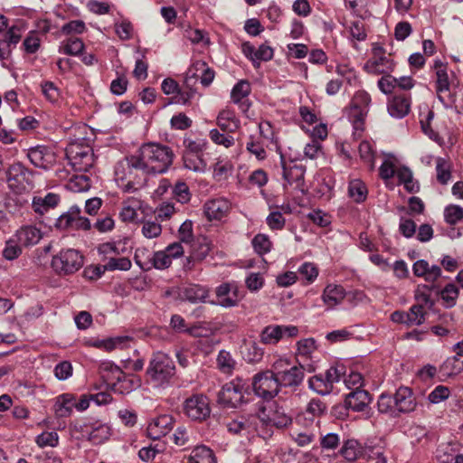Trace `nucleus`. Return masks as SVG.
I'll return each mask as SVG.
<instances>
[{"instance_id":"8fccbe9b","label":"nucleus","mask_w":463,"mask_h":463,"mask_svg":"<svg viewBox=\"0 0 463 463\" xmlns=\"http://www.w3.org/2000/svg\"><path fill=\"white\" fill-rule=\"evenodd\" d=\"M94 164V156L86 155L82 158H70L68 159V165L75 172H87Z\"/></svg>"},{"instance_id":"f8f14e48","label":"nucleus","mask_w":463,"mask_h":463,"mask_svg":"<svg viewBox=\"0 0 463 463\" xmlns=\"http://www.w3.org/2000/svg\"><path fill=\"white\" fill-rule=\"evenodd\" d=\"M411 106V94L395 92L388 99L387 110L391 117L395 118H403L410 113Z\"/></svg>"},{"instance_id":"3c124183","label":"nucleus","mask_w":463,"mask_h":463,"mask_svg":"<svg viewBox=\"0 0 463 463\" xmlns=\"http://www.w3.org/2000/svg\"><path fill=\"white\" fill-rule=\"evenodd\" d=\"M41 88L43 94L49 102L55 104L60 100L61 90L52 81H43Z\"/></svg>"},{"instance_id":"c03bdc74","label":"nucleus","mask_w":463,"mask_h":463,"mask_svg":"<svg viewBox=\"0 0 463 463\" xmlns=\"http://www.w3.org/2000/svg\"><path fill=\"white\" fill-rule=\"evenodd\" d=\"M396 172L394 163L390 159H385L379 168V175L387 186L392 184Z\"/></svg>"},{"instance_id":"49530a36","label":"nucleus","mask_w":463,"mask_h":463,"mask_svg":"<svg viewBox=\"0 0 463 463\" xmlns=\"http://www.w3.org/2000/svg\"><path fill=\"white\" fill-rule=\"evenodd\" d=\"M131 338L128 336H117L105 341H99L94 344L95 346L103 347L108 351L116 349V348H125L128 346Z\"/></svg>"},{"instance_id":"f257e3e1","label":"nucleus","mask_w":463,"mask_h":463,"mask_svg":"<svg viewBox=\"0 0 463 463\" xmlns=\"http://www.w3.org/2000/svg\"><path fill=\"white\" fill-rule=\"evenodd\" d=\"M114 173L117 182H121L118 185L122 187L123 193L135 194L146 182L149 175L137 152L119 160Z\"/></svg>"},{"instance_id":"e2e57ef3","label":"nucleus","mask_w":463,"mask_h":463,"mask_svg":"<svg viewBox=\"0 0 463 463\" xmlns=\"http://www.w3.org/2000/svg\"><path fill=\"white\" fill-rule=\"evenodd\" d=\"M444 215L448 223L455 224L463 219V208L456 204H450L445 208Z\"/></svg>"},{"instance_id":"473e14b6","label":"nucleus","mask_w":463,"mask_h":463,"mask_svg":"<svg viewBox=\"0 0 463 463\" xmlns=\"http://www.w3.org/2000/svg\"><path fill=\"white\" fill-rule=\"evenodd\" d=\"M90 186V181L86 175L73 174L65 184L64 188L73 193H80L88 190Z\"/></svg>"},{"instance_id":"0e129e2a","label":"nucleus","mask_w":463,"mask_h":463,"mask_svg":"<svg viewBox=\"0 0 463 463\" xmlns=\"http://www.w3.org/2000/svg\"><path fill=\"white\" fill-rule=\"evenodd\" d=\"M441 298L448 307H451L456 304L458 297V289L454 284H448L440 292Z\"/></svg>"},{"instance_id":"603ef678","label":"nucleus","mask_w":463,"mask_h":463,"mask_svg":"<svg viewBox=\"0 0 463 463\" xmlns=\"http://www.w3.org/2000/svg\"><path fill=\"white\" fill-rule=\"evenodd\" d=\"M216 361L218 368L223 373H232L236 364L231 354L225 350L220 351Z\"/></svg>"},{"instance_id":"58836bf2","label":"nucleus","mask_w":463,"mask_h":463,"mask_svg":"<svg viewBox=\"0 0 463 463\" xmlns=\"http://www.w3.org/2000/svg\"><path fill=\"white\" fill-rule=\"evenodd\" d=\"M209 137L214 144L223 146L225 148H229L235 144V139L232 134L222 132L218 128L210 130Z\"/></svg>"},{"instance_id":"4c0bfd02","label":"nucleus","mask_w":463,"mask_h":463,"mask_svg":"<svg viewBox=\"0 0 463 463\" xmlns=\"http://www.w3.org/2000/svg\"><path fill=\"white\" fill-rule=\"evenodd\" d=\"M348 194L354 203H363L366 200L367 188L364 183L360 180H354L350 182L348 187Z\"/></svg>"},{"instance_id":"79ce46f5","label":"nucleus","mask_w":463,"mask_h":463,"mask_svg":"<svg viewBox=\"0 0 463 463\" xmlns=\"http://www.w3.org/2000/svg\"><path fill=\"white\" fill-rule=\"evenodd\" d=\"M183 145L184 146V153L203 155V151L206 149L208 142L202 138L192 139L190 137H185L183 141Z\"/></svg>"},{"instance_id":"423d86ee","label":"nucleus","mask_w":463,"mask_h":463,"mask_svg":"<svg viewBox=\"0 0 463 463\" xmlns=\"http://www.w3.org/2000/svg\"><path fill=\"white\" fill-rule=\"evenodd\" d=\"M252 387L258 396L269 400L278 394L280 385L271 371H264L253 377Z\"/></svg>"},{"instance_id":"13d9d810","label":"nucleus","mask_w":463,"mask_h":463,"mask_svg":"<svg viewBox=\"0 0 463 463\" xmlns=\"http://www.w3.org/2000/svg\"><path fill=\"white\" fill-rule=\"evenodd\" d=\"M204 215L209 221L221 220L228 212V204H206Z\"/></svg>"},{"instance_id":"bf43d9fd","label":"nucleus","mask_w":463,"mask_h":463,"mask_svg":"<svg viewBox=\"0 0 463 463\" xmlns=\"http://www.w3.org/2000/svg\"><path fill=\"white\" fill-rule=\"evenodd\" d=\"M206 33L200 29H194L192 27H188L184 31V37L190 40L194 44H197L203 43V45L210 44V39L206 36Z\"/></svg>"},{"instance_id":"4d7b16f0","label":"nucleus","mask_w":463,"mask_h":463,"mask_svg":"<svg viewBox=\"0 0 463 463\" xmlns=\"http://www.w3.org/2000/svg\"><path fill=\"white\" fill-rule=\"evenodd\" d=\"M103 267L106 270H128L131 268V261L125 257L116 258L113 256L109 258Z\"/></svg>"},{"instance_id":"f3484780","label":"nucleus","mask_w":463,"mask_h":463,"mask_svg":"<svg viewBox=\"0 0 463 463\" xmlns=\"http://www.w3.org/2000/svg\"><path fill=\"white\" fill-rule=\"evenodd\" d=\"M173 424L174 420L170 415L158 416L148 423L147 436L152 439H159L172 430Z\"/></svg>"},{"instance_id":"5701e85b","label":"nucleus","mask_w":463,"mask_h":463,"mask_svg":"<svg viewBox=\"0 0 463 463\" xmlns=\"http://www.w3.org/2000/svg\"><path fill=\"white\" fill-rule=\"evenodd\" d=\"M371 402L370 394L364 390H355L345 397V406L354 411H362Z\"/></svg>"},{"instance_id":"b1692460","label":"nucleus","mask_w":463,"mask_h":463,"mask_svg":"<svg viewBox=\"0 0 463 463\" xmlns=\"http://www.w3.org/2000/svg\"><path fill=\"white\" fill-rule=\"evenodd\" d=\"M15 237L17 242L23 246L28 247L37 244L43 237L40 229L35 226H24L17 231Z\"/></svg>"},{"instance_id":"864d4df0","label":"nucleus","mask_w":463,"mask_h":463,"mask_svg":"<svg viewBox=\"0 0 463 463\" xmlns=\"http://www.w3.org/2000/svg\"><path fill=\"white\" fill-rule=\"evenodd\" d=\"M86 155H90L94 156L93 150L89 146H84L80 144H71L66 149V156L67 159L70 158H82L85 157Z\"/></svg>"},{"instance_id":"c756f323","label":"nucleus","mask_w":463,"mask_h":463,"mask_svg":"<svg viewBox=\"0 0 463 463\" xmlns=\"http://www.w3.org/2000/svg\"><path fill=\"white\" fill-rule=\"evenodd\" d=\"M368 449H364V448L359 444V442L355 439H348L346 440L342 449H340V454L348 461H354L360 457L366 456V451Z\"/></svg>"},{"instance_id":"a211bd4d","label":"nucleus","mask_w":463,"mask_h":463,"mask_svg":"<svg viewBox=\"0 0 463 463\" xmlns=\"http://www.w3.org/2000/svg\"><path fill=\"white\" fill-rule=\"evenodd\" d=\"M394 405L400 412L413 411L416 402L412 391L408 387H400L394 394Z\"/></svg>"},{"instance_id":"c85d7f7f","label":"nucleus","mask_w":463,"mask_h":463,"mask_svg":"<svg viewBox=\"0 0 463 463\" xmlns=\"http://www.w3.org/2000/svg\"><path fill=\"white\" fill-rule=\"evenodd\" d=\"M208 296V291L199 285H190L180 289L179 297L183 300L191 303L203 301Z\"/></svg>"},{"instance_id":"69168bd1","label":"nucleus","mask_w":463,"mask_h":463,"mask_svg":"<svg viewBox=\"0 0 463 463\" xmlns=\"http://www.w3.org/2000/svg\"><path fill=\"white\" fill-rule=\"evenodd\" d=\"M349 31L353 39H355L359 42L366 40L367 33L365 31L364 23L362 20L357 19L351 22Z\"/></svg>"},{"instance_id":"7ed1b4c3","label":"nucleus","mask_w":463,"mask_h":463,"mask_svg":"<svg viewBox=\"0 0 463 463\" xmlns=\"http://www.w3.org/2000/svg\"><path fill=\"white\" fill-rule=\"evenodd\" d=\"M175 367L172 359L165 353L157 352L153 355L146 373L156 384L168 383L175 375Z\"/></svg>"},{"instance_id":"20e7f679","label":"nucleus","mask_w":463,"mask_h":463,"mask_svg":"<svg viewBox=\"0 0 463 463\" xmlns=\"http://www.w3.org/2000/svg\"><path fill=\"white\" fill-rule=\"evenodd\" d=\"M6 176L8 186L14 194H22L32 189V173L22 163L11 165Z\"/></svg>"},{"instance_id":"ddd939ff","label":"nucleus","mask_w":463,"mask_h":463,"mask_svg":"<svg viewBox=\"0 0 463 463\" xmlns=\"http://www.w3.org/2000/svg\"><path fill=\"white\" fill-rule=\"evenodd\" d=\"M217 303L223 307H232L238 305L242 298L236 283H222L216 288Z\"/></svg>"},{"instance_id":"2f4dec72","label":"nucleus","mask_w":463,"mask_h":463,"mask_svg":"<svg viewBox=\"0 0 463 463\" xmlns=\"http://www.w3.org/2000/svg\"><path fill=\"white\" fill-rule=\"evenodd\" d=\"M463 371V360L458 355L447 358L439 366V372L447 377L459 374Z\"/></svg>"},{"instance_id":"4468645a","label":"nucleus","mask_w":463,"mask_h":463,"mask_svg":"<svg viewBox=\"0 0 463 463\" xmlns=\"http://www.w3.org/2000/svg\"><path fill=\"white\" fill-rule=\"evenodd\" d=\"M27 156L36 167L49 169L56 162V155L46 146H36L28 149Z\"/></svg>"},{"instance_id":"4be33fe9","label":"nucleus","mask_w":463,"mask_h":463,"mask_svg":"<svg viewBox=\"0 0 463 463\" xmlns=\"http://www.w3.org/2000/svg\"><path fill=\"white\" fill-rule=\"evenodd\" d=\"M412 271L415 276L424 278L427 282H435L441 276L439 266H430L424 260H417L412 266Z\"/></svg>"},{"instance_id":"680f3d73","label":"nucleus","mask_w":463,"mask_h":463,"mask_svg":"<svg viewBox=\"0 0 463 463\" xmlns=\"http://www.w3.org/2000/svg\"><path fill=\"white\" fill-rule=\"evenodd\" d=\"M273 56V49L270 46L262 43L256 50V58H254V68H259L260 65V61H269L272 60Z\"/></svg>"},{"instance_id":"393cba45","label":"nucleus","mask_w":463,"mask_h":463,"mask_svg":"<svg viewBox=\"0 0 463 463\" xmlns=\"http://www.w3.org/2000/svg\"><path fill=\"white\" fill-rule=\"evenodd\" d=\"M378 53L374 52V57L369 60L365 68L368 69L369 71L374 72L377 74H385L393 71L394 63L392 59L385 55H381L377 57Z\"/></svg>"},{"instance_id":"ea45409f","label":"nucleus","mask_w":463,"mask_h":463,"mask_svg":"<svg viewBox=\"0 0 463 463\" xmlns=\"http://www.w3.org/2000/svg\"><path fill=\"white\" fill-rule=\"evenodd\" d=\"M251 91L250 84L246 80H239L232 88L231 98L234 103H240L247 98Z\"/></svg>"},{"instance_id":"7c9ffc66","label":"nucleus","mask_w":463,"mask_h":463,"mask_svg":"<svg viewBox=\"0 0 463 463\" xmlns=\"http://www.w3.org/2000/svg\"><path fill=\"white\" fill-rule=\"evenodd\" d=\"M188 463H217L212 449L206 446L194 448L188 458Z\"/></svg>"},{"instance_id":"6e6552de","label":"nucleus","mask_w":463,"mask_h":463,"mask_svg":"<svg viewBox=\"0 0 463 463\" xmlns=\"http://www.w3.org/2000/svg\"><path fill=\"white\" fill-rule=\"evenodd\" d=\"M246 387L241 379H234L222 388L218 395L219 402L235 408L244 402Z\"/></svg>"},{"instance_id":"774afa93","label":"nucleus","mask_w":463,"mask_h":463,"mask_svg":"<svg viewBox=\"0 0 463 463\" xmlns=\"http://www.w3.org/2000/svg\"><path fill=\"white\" fill-rule=\"evenodd\" d=\"M456 453L449 445H441L437 449L436 458L440 463H451L455 458Z\"/></svg>"},{"instance_id":"c9c22d12","label":"nucleus","mask_w":463,"mask_h":463,"mask_svg":"<svg viewBox=\"0 0 463 463\" xmlns=\"http://www.w3.org/2000/svg\"><path fill=\"white\" fill-rule=\"evenodd\" d=\"M84 50V43L81 39L70 37L62 43L59 52L67 55L78 56Z\"/></svg>"},{"instance_id":"72a5a7b5","label":"nucleus","mask_w":463,"mask_h":463,"mask_svg":"<svg viewBox=\"0 0 463 463\" xmlns=\"http://www.w3.org/2000/svg\"><path fill=\"white\" fill-rule=\"evenodd\" d=\"M183 160L184 167L197 173L205 171L206 163L203 155H194L191 153H184Z\"/></svg>"},{"instance_id":"9d476101","label":"nucleus","mask_w":463,"mask_h":463,"mask_svg":"<svg viewBox=\"0 0 463 463\" xmlns=\"http://www.w3.org/2000/svg\"><path fill=\"white\" fill-rule=\"evenodd\" d=\"M435 75H436V82L435 89L438 94L439 100L444 105L447 106L446 100L442 96V93L449 92V99L450 102L454 101V95H452L450 91V86L452 81L449 79L448 73V65L443 63L439 60H436L434 61Z\"/></svg>"},{"instance_id":"5fc2aeb1","label":"nucleus","mask_w":463,"mask_h":463,"mask_svg":"<svg viewBox=\"0 0 463 463\" xmlns=\"http://www.w3.org/2000/svg\"><path fill=\"white\" fill-rule=\"evenodd\" d=\"M252 247L256 253L259 255H263L270 251L271 249V241L269 238L265 234H257L252 239Z\"/></svg>"},{"instance_id":"cd10ccee","label":"nucleus","mask_w":463,"mask_h":463,"mask_svg":"<svg viewBox=\"0 0 463 463\" xmlns=\"http://www.w3.org/2000/svg\"><path fill=\"white\" fill-rule=\"evenodd\" d=\"M101 370L103 372V379L109 385H111L117 390L118 384L120 383V381L125 377L123 371L118 366L110 363L102 364Z\"/></svg>"},{"instance_id":"de8ad7c7","label":"nucleus","mask_w":463,"mask_h":463,"mask_svg":"<svg viewBox=\"0 0 463 463\" xmlns=\"http://www.w3.org/2000/svg\"><path fill=\"white\" fill-rule=\"evenodd\" d=\"M308 385L310 389L321 395L328 394L333 390L330 384L325 380V377L321 374L311 377L308 380Z\"/></svg>"},{"instance_id":"9b49d317","label":"nucleus","mask_w":463,"mask_h":463,"mask_svg":"<svg viewBox=\"0 0 463 463\" xmlns=\"http://www.w3.org/2000/svg\"><path fill=\"white\" fill-rule=\"evenodd\" d=\"M298 334L295 326L270 325L263 328L260 333V342L264 345H276L285 336L294 337Z\"/></svg>"},{"instance_id":"a878e982","label":"nucleus","mask_w":463,"mask_h":463,"mask_svg":"<svg viewBox=\"0 0 463 463\" xmlns=\"http://www.w3.org/2000/svg\"><path fill=\"white\" fill-rule=\"evenodd\" d=\"M75 405L76 400L73 394H61L55 398L54 412L57 417H68L71 414Z\"/></svg>"},{"instance_id":"aec40b11","label":"nucleus","mask_w":463,"mask_h":463,"mask_svg":"<svg viewBox=\"0 0 463 463\" xmlns=\"http://www.w3.org/2000/svg\"><path fill=\"white\" fill-rule=\"evenodd\" d=\"M152 210L148 208L146 205L143 204H135V207L132 205H127L123 207L119 215L123 222H145L146 218L150 214Z\"/></svg>"},{"instance_id":"412c9836","label":"nucleus","mask_w":463,"mask_h":463,"mask_svg":"<svg viewBox=\"0 0 463 463\" xmlns=\"http://www.w3.org/2000/svg\"><path fill=\"white\" fill-rule=\"evenodd\" d=\"M322 300L328 309L340 305L345 298V290L340 285L329 284L322 293Z\"/></svg>"},{"instance_id":"09e8293b","label":"nucleus","mask_w":463,"mask_h":463,"mask_svg":"<svg viewBox=\"0 0 463 463\" xmlns=\"http://www.w3.org/2000/svg\"><path fill=\"white\" fill-rule=\"evenodd\" d=\"M407 318V326H420L425 320L426 312L424 311V307L422 305H414L412 306L409 312H406Z\"/></svg>"},{"instance_id":"338daca9","label":"nucleus","mask_w":463,"mask_h":463,"mask_svg":"<svg viewBox=\"0 0 463 463\" xmlns=\"http://www.w3.org/2000/svg\"><path fill=\"white\" fill-rule=\"evenodd\" d=\"M172 264V260L164 250L156 251L151 257V268L164 269Z\"/></svg>"},{"instance_id":"2eb2a0df","label":"nucleus","mask_w":463,"mask_h":463,"mask_svg":"<svg viewBox=\"0 0 463 463\" xmlns=\"http://www.w3.org/2000/svg\"><path fill=\"white\" fill-rule=\"evenodd\" d=\"M280 163L284 180L289 184L295 183L296 187H299L304 180L305 167L298 165L293 160L287 162L282 155L280 156Z\"/></svg>"},{"instance_id":"6ab92c4d","label":"nucleus","mask_w":463,"mask_h":463,"mask_svg":"<svg viewBox=\"0 0 463 463\" xmlns=\"http://www.w3.org/2000/svg\"><path fill=\"white\" fill-rule=\"evenodd\" d=\"M216 125L221 131L232 135L240 129L241 120L236 117L234 111L223 109L219 112L216 118Z\"/></svg>"},{"instance_id":"1a4fd4ad","label":"nucleus","mask_w":463,"mask_h":463,"mask_svg":"<svg viewBox=\"0 0 463 463\" xmlns=\"http://www.w3.org/2000/svg\"><path fill=\"white\" fill-rule=\"evenodd\" d=\"M371 103V96L365 90H358L351 100V108L353 110V124L356 130H363V125L365 117L369 111Z\"/></svg>"},{"instance_id":"a18cd8bd","label":"nucleus","mask_w":463,"mask_h":463,"mask_svg":"<svg viewBox=\"0 0 463 463\" xmlns=\"http://www.w3.org/2000/svg\"><path fill=\"white\" fill-rule=\"evenodd\" d=\"M264 354V350L255 342H249L245 345L243 357L250 363L260 362Z\"/></svg>"},{"instance_id":"f704fd0d","label":"nucleus","mask_w":463,"mask_h":463,"mask_svg":"<svg viewBox=\"0 0 463 463\" xmlns=\"http://www.w3.org/2000/svg\"><path fill=\"white\" fill-rule=\"evenodd\" d=\"M359 156L361 160L368 165L371 170L375 166V150L373 146L367 140H363L358 147Z\"/></svg>"},{"instance_id":"6e6d98bb","label":"nucleus","mask_w":463,"mask_h":463,"mask_svg":"<svg viewBox=\"0 0 463 463\" xmlns=\"http://www.w3.org/2000/svg\"><path fill=\"white\" fill-rule=\"evenodd\" d=\"M88 435L89 439L91 442L94 444H99L109 439L110 436V429L107 425L99 424V426L93 428Z\"/></svg>"},{"instance_id":"37998d69","label":"nucleus","mask_w":463,"mask_h":463,"mask_svg":"<svg viewBox=\"0 0 463 463\" xmlns=\"http://www.w3.org/2000/svg\"><path fill=\"white\" fill-rule=\"evenodd\" d=\"M195 71H201V76L199 77L201 83L207 87L214 79V71L211 69L206 62L203 61H196L194 62V69Z\"/></svg>"},{"instance_id":"f03ea898","label":"nucleus","mask_w":463,"mask_h":463,"mask_svg":"<svg viewBox=\"0 0 463 463\" xmlns=\"http://www.w3.org/2000/svg\"><path fill=\"white\" fill-rule=\"evenodd\" d=\"M137 153L149 175L167 172L175 157L171 147L153 142L143 144Z\"/></svg>"},{"instance_id":"e433bc0d","label":"nucleus","mask_w":463,"mask_h":463,"mask_svg":"<svg viewBox=\"0 0 463 463\" xmlns=\"http://www.w3.org/2000/svg\"><path fill=\"white\" fill-rule=\"evenodd\" d=\"M437 181L441 184H447L451 178V165L448 160L438 157L436 160Z\"/></svg>"},{"instance_id":"39448f33","label":"nucleus","mask_w":463,"mask_h":463,"mask_svg":"<svg viewBox=\"0 0 463 463\" xmlns=\"http://www.w3.org/2000/svg\"><path fill=\"white\" fill-rule=\"evenodd\" d=\"M83 265L82 255L74 249L61 250L52 260V266L59 274H72Z\"/></svg>"},{"instance_id":"052dcab7","label":"nucleus","mask_w":463,"mask_h":463,"mask_svg":"<svg viewBox=\"0 0 463 463\" xmlns=\"http://www.w3.org/2000/svg\"><path fill=\"white\" fill-rule=\"evenodd\" d=\"M246 148L250 154L254 155L258 160H264L267 157L264 144L260 139L255 140L252 136H250Z\"/></svg>"},{"instance_id":"bb28decb","label":"nucleus","mask_w":463,"mask_h":463,"mask_svg":"<svg viewBox=\"0 0 463 463\" xmlns=\"http://www.w3.org/2000/svg\"><path fill=\"white\" fill-rule=\"evenodd\" d=\"M304 379L303 365H291L279 378V385L298 386Z\"/></svg>"},{"instance_id":"dca6fc26","label":"nucleus","mask_w":463,"mask_h":463,"mask_svg":"<svg viewBox=\"0 0 463 463\" xmlns=\"http://www.w3.org/2000/svg\"><path fill=\"white\" fill-rule=\"evenodd\" d=\"M56 226L61 229L88 230L90 224L87 218L80 216V211L76 207H72L70 212L58 218Z\"/></svg>"},{"instance_id":"a19ab883","label":"nucleus","mask_w":463,"mask_h":463,"mask_svg":"<svg viewBox=\"0 0 463 463\" xmlns=\"http://www.w3.org/2000/svg\"><path fill=\"white\" fill-rule=\"evenodd\" d=\"M172 199L176 203H188L191 200V193L185 182L178 181L171 192Z\"/></svg>"},{"instance_id":"0eeeda50","label":"nucleus","mask_w":463,"mask_h":463,"mask_svg":"<svg viewBox=\"0 0 463 463\" xmlns=\"http://www.w3.org/2000/svg\"><path fill=\"white\" fill-rule=\"evenodd\" d=\"M183 411L190 420L203 421L211 414L209 400L205 395L194 394L184 402Z\"/></svg>"}]
</instances>
